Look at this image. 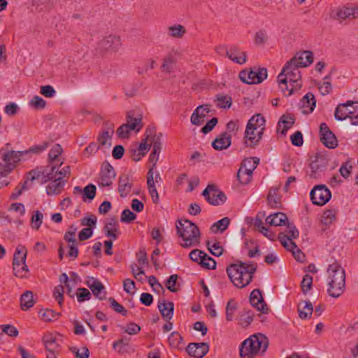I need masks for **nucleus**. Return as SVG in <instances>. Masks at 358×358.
Instances as JSON below:
<instances>
[{
  "instance_id": "nucleus-1",
  "label": "nucleus",
  "mask_w": 358,
  "mask_h": 358,
  "mask_svg": "<svg viewBox=\"0 0 358 358\" xmlns=\"http://www.w3.org/2000/svg\"><path fill=\"white\" fill-rule=\"evenodd\" d=\"M299 68L289 61L278 76L279 87L285 96L292 94L301 87Z\"/></svg>"
},
{
  "instance_id": "nucleus-2",
  "label": "nucleus",
  "mask_w": 358,
  "mask_h": 358,
  "mask_svg": "<svg viewBox=\"0 0 358 358\" xmlns=\"http://www.w3.org/2000/svg\"><path fill=\"white\" fill-rule=\"evenodd\" d=\"M257 266L253 264L238 262L231 264L227 269L228 276L238 288H244L252 281Z\"/></svg>"
},
{
  "instance_id": "nucleus-3",
  "label": "nucleus",
  "mask_w": 358,
  "mask_h": 358,
  "mask_svg": "<svg viewBox=\"0 0 358 358\" xmlns=\"http://www.w3.org/2000/svg\"><path fill=\"white\" fill-rule=\"evenodd\" d=\"M327 293L334 298L341 296L345 289V273L337 262L330 264L327 271Z\"/></svg>"
},
{
  "instance_id": "nucleus-4",
  "label": "nucleus",
  "mask_w": 358,
  "mask_h": 358,
  "mask_svg": "<svg viewBox=\"0 0 358 358\" xmlns=\"http://www.w3.org/2000/svg\"><path fill=\"white\" fill-rule=\"evenodd\" d=\"M268 345V338L264 334H254L241 343L240 356L241 358H254L259 354H263Z\"/></svg>"
},
{
  "instance_id": "nucleus-5",
  "label": "nucleus",
  "mask_w": 358,
  "mask_h": 358,
  "mask_svg": "<svg viewBox=\"0 0 358 358\" xmlns=\"http://www.w3.org/2000/svg\"><path fill=\"white\" fill-rule=\"evenodd\" d=\"M201 234L196 224L188 220H180V238L183 248L196 247L200 243Z\"/></svg>"
},
{
  "instance_id": "nucleus-6",
  "label": "nucleus",
  "mask_w": 358,
  "mask_h": 358,
  "mask_svg": "<svg viewBox=\"0 0 358 358\" xmlns=\"http://www.w3.org/2000/svg\"><path fill=\"white\" fill-rule=\"evenodd\" d=\"M7 144L0 150V179L10 173L23 155V152L10 150Z\"/></svg>"
},
{
  "instance_id": "nucleus-7",
  "label": "nucleus",
  "mask_w": 358,
  "mask_h": 358,
  "mask_svg": "<svg viewBox=\"0 0 358 358\" xmlns=\"http://www.w3.org/2000/svg\"><path fill=\"white\" fill-rule=\"evenodd\" d=\"M334 116L338 120L349 117L352 125L358 126V102L348 101L339 104L335 110Z\"/></svg>"
},
{
  "instance_id": "nucleus-8",
  "label": "nucleus",
  "mask_w": 358,
  "mask_h": 358,
  "mask_svg": "<svg viewBox=\"0 0 358 358\" xmlns=\"http://www.w3.org/2000/svg\"><path fill=\"white\" fill-rule=\"evenodd\" d=\"M331 17L339 23L347 19L358 18V6H343L331 10Z\"/></svg>"
},
{
  "instance_id": "nucleus-9",
  "label": "nucleus",
  "mask_w": 358,
  "mask_h": 358,
  "mask_svg": "<svg viewBox=\"0 0 358 358\" xmlns=\"http://www.w3.org/2000/svg\"><path fill=\"white\" fill-rule=\"evenodd\" d=\"M240 79L247 84H258L267 78L265 68H254L250 71L244 70L239 73Z\"/></svg>"
},
{
  "instance_id": "nucleus-10",
  "label": "nucleus",
  "mask_w": 358,
  "mask_h": 358,
  "mask_svg": "<svg viewBox=\"0 0 358 358\" xmlns=\"http://www.w3.org/2000/svg\"><path fill=\"white\" fill-rule=\"evenodd\" d=\"M143 127L140 117H134L131 112L127 113V122L122 124L116 131L117 134H129L130 132L138 133Z\"/></svg>"
},
{
  "instance_id": "nucleus-11",
  "label": "nucleus",
  "mask_w": 358,
  "mask_h": 358,
  "mask_svg": "<svg viewBox=\"0 0 358 358\" xmlns=\"http://www.w3.org/2000/svg\"><path fill=\"white\" fill-rule=\"evenodd\" d=\"M202 195L210 205L213 206L223 204L227 199L225 194L220 191L216 185L213 184L208 185L202 192Z\"/></svg>"
},
{
  "instance_id": "nucleus-12",
  "label": "nucleus",
  "mask_w": 358,
  "mask_h": 358,
  "mask_svg": "<svg viewBox=\"0 0 358 358\" xmlns=\"http://www.w3.org/2000/svg\"><path fill=\"white\" fill-rule=\"evenodd\" d=\"M310 196L313 204L323 206L329 201L331 194L324 185H318L313 187Z\"/></svg>"
},
{
  "instance_id": "nucleus-13",
  "label": "nucleus",
  "mask_w": 358,
  "mask_h": 358,
  "mask_svg": "<svg viewBox=\"0 0 358 358\" xmlns=\"http://www.w3.org/2000/svg\"><path fill=\"white\" fill-rule=\"evenodd\" d=\"M161 180L162 178L159 173L155 170V167L152 166L148 172L147 185L152 200L155 203H158L159 202V194L155 183H159Z\"/></svg>"
},
{
  "instance_id": "nucleus-14",
  "label": "nucleus",
  "mask_w": 358,
  "mask_h": 358,
  "mask_svg": "<svg viewBox=\"0 0 358 358\" xmlns=\"http://www.w3.org/2000/svg\"><path fill=\"white\" fill-rule=\"evenodd\" d=\"M122 45V41L120 36L108 35L105 36L99 43V48L101 51L106 52H116Z\"/></svg>"
},
{
  "instance_id": "nucleus-15",
  "label": "nucleus",
  "mask_w": 358,
  "mask_h": 358,
  "mask_svg": "<svg viewBox=\"0 0 358 358\" xmlns=\"http://www.w3.org/2000/svg\"><path fill=\"white\" fill-rule=\"evenodd\" d=\"M265 130V120L259 114H255L248 121L245 134H263Z\"/></svg>"
},
{
  "instance_id": "nucleus-16",
  "label": "nucleus",
  "mask_w": 358,
  "mask_h": 358,
  "mask_svg": "<svg viewBox=\"0 0 358 358\" xmlns=\"http://www.w3.org/2000/svg\"><path fill=\"white\" fill-rule=\"evenodd\" d=\"M115 171L114 168L108 162L102 164L100 172V178L99 185L102 187H109L112 185L115 177Z\"/></svg>"
},
{
  "instance_id": "nucleus-17",
  "label": "nucleus",
  "mask_w": 358,
  "mask_h": 358,
  "mask_svg": "<svg viewBox=\"0 0 358 358\" xmlns=\"http://www.w3.org/2000/svg\"><path fill=\"white\" fill-rule=\"evenodd\" d=\"M210 112V108L209 105L199 106L191 116V122L196 126L203 124L206 121Z\"/></svg>"
},
{
  "instance_id": "nucleus-18",
  "label": "nucleus",
  "mask_w": 358,
  "mask_h": 358,
  "mask_svg": "<svg viewBox=\"0 0 358 358\" xmlns=\"http://www.w3.org/2000/svg\"><path fill=\"white\" fill-rule=\"evenodd\" d=\"M186 350L192 357L202 358L208 353L209 345L207 343H192L187 345Z\"/></svg>"
},
{
  "instance_id": "nucleus-19",
  "label": "nucleus",
  "mask_w": 358,
  "mask_h": 358,
  "mask_svg": "<svg viewBox=\"0 0 358 358\" xmlns=\"http://www.w3.org/2000/svg\"><path fill=\"white\" fill-rule=\"evenodd\" d=\"M178 52L175 50L168 54L163 59L161 66L162 72L171 74L177 69Z\"/></svg>"
},
{
  "instance_id": "nucleus-20",
  "label": "nucleus",
  "mask_w": 358,
  "mask_h": 358,
  "mask_svg": "<svg viewBox=\"0 0 358 358\" xmlns=\"http://www.w3.org/2000/svg\"><path fill=\"white\" fill-rule=\"evenodd\" d=\"M290 62L299 68L306 67L313 62V52L308 50L299 52Z\"/></svg>"
},
{
  "instance_id": "nucleus-21",
  "label": "nucleus",
  "mask_w": 358,
  "mask_h": 358,
  "mask_svg": "<svg viewBox=\"0 0 358 358\" xmlns=\"http://www.w3.org/2000/svg\"><path fill=\"white\" fill-rule=\"evenodd\" d=\"M250 301L251 305L256 308L257 310L262 312V313H268L269 308L264 303L261 291L259 289H256L251 292Z\"/></svg>"
},
{
  "instance_id": "nucleus-22",
  "label": "nucleus",
  "mask_w": 358,
  "mask_h": 358,
  "mask_svg": "<svg viewBox=\"0 0 358 358\" xmlns=\"http://www.w3.org/2000/svg\"><path fill=\"white\" fill-rule=\"evenodd\" d=\"M87 285L96 298L100 300H103L106 298L105 287L99 280L94 278H90L87 281Z\"/></svg>"
},
{
  "instance_id": "nucleus-23",
  "label": "nucleus",
  "mask_w": 358,
  "mask_h": 358,
  "mask_svg": "<svg viewBox=\"0 0 358 358\" xmlns=\"http://www.w3.org/2000/svg\"><path fill=\"white\" fill-rule=\"evenodd\" d=\"M327 166V162L323 157H318L313 161L310 164V176L313 178H317L320 173L324 171Z\"/></svg>"
},
{
  "instance_id": "nucleus-24",
  "label": "nucleus",
  "mask_w": 358,
  "mask_h": 358,
  "mask_svg": "<svg viewBox=\"0 0 358 358\" xmlns=\"http://www.w3.org/2000/svg\"><path fill=\"white\" fill-rule=\"evenodd\" d=\"M103 230L106 236L111 237L113 240H115L120 234L119 224L117 218L113 217L108 219L105 223Z\"/></svg>"
},
{
  "instance_id": "nucleus-25",
  "label": "nucleus",
  "mask_w": 358,
  "mask_h": 358,
  "mask_svg": "<svg viewBox=\"0 0 358 358\" xmlns=\"http://www.w3.org/2000/svg\"><path fill=\"white\" fill-rule=\"evenodd\" d=\"M227 56L234 62L243 64L247 61V53L237 47H231L227 51Z\"/></svg>"
},
{
  "instance_id": "nucleus-26",
  "label": "nucleus",
  "mask_w": 358,
  "mask_h": 358,
  "mask_svg": "<svg viewBox=\"0 0 358 358\" xmlns=\"http://www.w3.org/2000/svg\"><path fill=\"white\" fill-rule=\"evenodd\" d=\"M316 101L312 93L306 94L301 100L300 106L303 113H310L315 107Z\"/></svg>"
},
{
  "instance_id": "nucleus-27",
  "label": "nucleus",
  "mask_w": 358,
  "mask_h": 358,
  "mask_svg": "<svg viewBox=\"0 0 358 358\" xmlns=\"http://www.w3.org/2000/svg\"><path fill=\"white\" fill-rule=\"evenodd\" d=\"M132 182L128 175H124L120 177L118 182V192L122 197L127 196L131 192Z\"/></svg>"
},
{
  "instance_id": "nucleus-28",
  "label": "nucleus",
  "mask_w": 358,
  "mask_h": 358,
  "mask_svg": "<svg viewBox=\"0 0 358 358\" xmlns=\"http://www.w3.org/2000/svg\"><path fill=\"white\" fill-rule=\"evenodd\" d=\"M283 238L282 245L292 252L296 261L303 262L305 260V255L302 251L297 247L294 242H290L287 238Z\"/></svg>"
},
{
  "instance_id": "nucleus-29",
  "label": "nucleus",
  "mask_w": 358,
  "mask_h": 358,
  "mask_svg": "<svg viewBox=\"0 0 358 358\" xmlns=\"http://www.w3.org/2000/svg\"><path fill=\"white\" fill-rule=\"evenodd\" d=\"M294 124V119L290 115H283L278 124L277 133L285 134Z\"/></svg>"
},
{
  "instance_id": "nucleus-30",
  "label": "nucleus",
  "mask_w": 358,
  "mask_h": 358,
  "mask_svg": "<svg viewBox=\"0 0 358 358\" xmlns=\"http://www.w3.org/2000/svg\"><path fill=\"white\" fill-rule=\"evenodd\" d=\"M158 308L162 317L165 320H171L173 315L174 305L172 302H166L164 299L159 301Z\"/></svg>"
},
{
  "instance_id": "nucleus-31",
  "label": "nucleus",
  "mask_w": 358,
  "mask_h": 358,
  "mask_svg": "<svg viewBox=\"0 0 358 358\" xmlns=\"http://www.w3.org/2000/svg\"><path fill=\"white\" fill-rule=\"evenodd\" d=\"M65 181L62 180V177L55 178L46 187V192L48 195L58 194L61 192Z\"/></svg>"
},
{
  "instance_id": "nucleus-32",
  "label": "nucleus",
  "mask_w": 358,
  "mask_h": 358,
  "mask_svg": "<svg viewBox=\"0 0 358 358\" xmlns=\"http://www.w3.org/2000/svg\"><path fill=\"white\" fill-rule=\"evenodd\" d=\"M155 136H146V138L142 140L137 148L138 155L137 159H141L148 152L154 143V137Z\"/></svg>"
},
{
  "instance_id": "nucleus-33",
  "label": "nucleus",
  "mask_w": 358,
  "mask_h": 358,
  "mask_svg": "<svg viewBox=\"0 0 358 358\" xmlns=\"http://www.w3.org/2000/svg\"><path fill=\"white\" fill-rule=\"evenodd\" d=\"M313 311V304L309 301H302L298 304V312L301 319L310 317Z\"/></svg>"
},
{
  "instance_id": "nucleus-34",
  "label": "nucleus",
  "mask_w": 358,
  "mask_h": 358,
  "mask_svg": "<svg viewBox=\"0 0 358 358\" xmlns=\"http://www.w3.org/2000/svg\"><path fill=\"white\" fill-rule=\"evenodd\" d=\"M231 143L230 136H217L213 141L212 146L216 150H222L227 149Z\"/></svg>"
},
{
  "instance_id": "nucleus-35",
  "label": "nucleus",
  "mask_w": 358,
  "mask_h": 358,
  "mask_svg": "<svg viewBox=\"0 0 358 358\" xmlns=\"http://www.w3.org/2000/svg\"><path fill=\"white\" fill-rule=\"evenodd\" d=\"M299 231L296 229V227L294 225L288 224H287V229L286 230V232L285 233H280L278 235V238L282 245L283 243V238H287L290 242H293L292 239H295L299 237Z\"/></svg>"
},
{
  "instance_id": "nucleus-36",
  "label": "nucleus",
  "mask_w": 358,
  "mask_h": 358,
  "mask_svg": "<svg viewBox=\"0 0 358 358\" xmlns=\"http://www.w3.org/2000/svg\"><path fill=\"white\" fill-rule=\"evenodd\" d=\"M43 341L45 349L49 352H57L59 348V344L57 343V339L55 336L51 334H48L43 336Z\"/></svg>"
},
{
  "instance_id": "nucleus-37",
  "label": "nucleus",
  "mask_w": 358,
  "mask_h": 358,
  "mask_svg": "<svg viewBox=\"0 0 358 358\" xmlns=\"http://www.w3.org/2000/svg\"><path fill=\"white\" fill-rule=\"evenodd\" d=\"M35 303L34 295L31 291L24 292L20 297V306L23 310H27L31 308Z\"/></svg>"
},
{
  "instance_id": "nucleus-38",
  "label": "nucleus",
  "mask_w": 358,
  "mask_h": 358,
  "mask_svg": "<svg viewBox=\"0 0 358 358\" xmlns=\"http://www.w3.org/2000/svg\"><path fill=\"white\" fill-rule=\"evenodd\" d=\"M287 217L282 213H277L266 217V223L273 226H281L285 224Z\"/></svg>"
},
{
  "instance_id": "nucleus-39",
  "label": "nucleus",
  "mask_w": 358,
  "mask_h": 358,
  "mask_svg": "<svg viewBox=\"0 0 358 358\" xmlns=\"http://www.w3.org/2000/svg\"><path fill=\"white\" fill-rule=\"evenodd\" d=\"M267 200L272 208H279L280 206V198L278 195V188L273 187L269 190Z\"/></svg>"
},
{
  "instance_id": "nucleus-40",
  "label": "nucleus",
  "mask_w": 358,
  "mask_h": 358,
  "mask_svg": "<svg viewBox=\"0 0 358 358\" xmlns=\"http://www.w3.org/2000/svg\"><path fill=\"white\" fill-rule=\"evenodd\" d=\"M27 250L23 245H18L15 251L13 263L20 264L26 262Z\"/></svg>"
},
{
  "instance_id": "nucleus-41",
  "label": "nucleus",
  "mask_w": 358,
  "mask_h": 358,
  "mask_svg": "<svg viewBox=\"0 0 358 358\" xmlns=\"http://www.w3.org/2000/svg\"><path fill=\"white\" fill-rule=\"evenodd\" d=\"M13 269L14 275L16 277L20 278L27 277L29 268L26 264V262L20 264L13 263Z\"/></svg>"
},
{
  "instance_id": "nucleus-42",
  "label": "nucleus",
  "mask_w": 358,
  "mask_h": 358,
  "mask_svg": "<svg viewBox=\"0 0 358 358\" xmlns=\"http://www.w3.org/2000/svg\"><path fill=\"white\" fill-rule=\"evenodd\" d=\"M337 210L335 209H328L323 213L321 222L323 224L329 226L333 224L336 219Z\"/></svg>"
},
{
  "instance_id": "nucleus-43",
  "label": "nucleus",
  "mask_w": 358,
  "mask_h": 358,
  "mask_svg": "<svg viewBox=\"0 0 358 358\" xmlns=\"http://www.w3.org/2000/svg\"><path fill=\"white\" fill-rule=\"evenodd\" d=\"M259 163V159L257 157H251L244 159L240 168H243L246 171L252 173Z\"/></svg>"
},
{
  "instance_id": "nucleus-44",
  "label": "nucleus",
  "mask_w": 358,
  "mask_h": 358,
  "mask_svg": "<svg viewBox=\"0 0 358 358\" xmlns=\"http://www.w3.org/2000/svg\"><path fill=\"white\" fill-rule=\"evenodd\" d=\"M40 318L45 322L53 321L57 320L59 313H55L54 310L50 309L41 310L38 312Z\"/></svg>"
},
{
  "instance_id": "nucleus-45",
  "label": "nucleus",
  "mask_w": 358,
  "mask_h": 358,
  "mask_svg": "<svg viewBox=\"0 0 358 358\" xmlns=\"http://www.w3.org/2000/svg\"><path fill=\"white\" fill-rule=\"evenodd\" d=\"M215 101L220 108H229L231 106V98L228 95L217 94Z\"/></svg>"
},
{
  "instance_id": "nucleus-46",
  "label": "nucleus",
  "mask_w": 358,
  "mask_h": 358,
  "mask_svg": "<svg viewBox=\"0 0 358 358\" xmlns=\"http://www.w3.org/2000/svg\"><path fill=\"white\" fill-rule=\"evenodd\" d=\"M268 40V36L265 30L261 29L257 31L254 36V42L258 46L264 45Z\"/></svg>"
},
{
  "instance_id": "nucleus-47",
  "label": "nucleus",
  "mask_w": 358,
  "mask_h": 358,
  "mask_svg": "<svg viewBox=\"0 0 358 358\" xmlns=\"http://www.w3.org/2000/svg\"><path fill=\"white\" fill-rule=\"evenodd\" d=\"M230 223V220L228 217H224L220 220H218L217 222L214 223L210 229L213 232L216 233L218 231H220L221 232L224 231L227 229Z\"/></svg>"
},
{
  "instance_id": "nucleus-48",
  "label": "nucleus",
  "mask_w": 358,
  "mask_h": 358,
  "mask_svg": "<svg viewBox=\"0 0 358 358\" xmlns=\"http://www.w3.org/2000/svg\"><path fill=\"white\" fill-rule=\"evenodd\" d=\"M184 180H187V182L188 185V187L186 189V192H190L193 191L195 189V187L198 186V185L199 183V179L196 176H194L190 179H187L186 174L180 175V183H184Z\"/></svg>"
},
{
  "instance_id": "nucleus-49",
  "label": "nucleus",
  "mask_w": 358,
  "mask_h": 358,
  "mask_svg": "<svg viewBox=\"0 0 358 358\" xmlns=\"http://www.w3.org/2000/svg\"><path fill=\"white\" fill-rule=\"evenodd\" d=\"M236 310L237 303L234 300L229 301L226 306L227 321L231 322L233 320Z\"/></svg>"
},
{
  "instance_id": "nucleus-50",
  "label": "nucleus",
  "mask_w": 358,
  "mask_h": 358,
  "mask_svg": "<svg viewBox=\"0 0 358 358\" xmlns=\"http://www.w3.org/2000/svg\"><path fill=\"white\" fill-rule=\"evenodd\" d=\"M320 141L329 149H334L338 146L336 136H321Z\"/></svg>"
},
{
  "instance_id": "nucleus-51",
  "label": "nucleus",
  "mask_w": 358,
  "mask_h": 358,
  "mask_svg": "<svg viewBox=\"0 0 358 358\" xmlns=\"http://www.w3.org/2000/svg\"><path fill=\"white\" fill-rule=\"evenodd\" d=\"M262 136H243L241 141L249 148H254L261 140Z\"/></svg>"
},
{
  "instance_id": "nucleus-52",
  "label": "nucleus",
  "mask_w": 358,
  "mask_h": 358,
  "mask_svg": "<svg viewBox=\"0 0 358 358\" xmlns=\"http://www.w3.org/2000/svg\"><path fill=\"white\" fill-rule=\"evenodd\" d=\"M96 192V186L93 184H89L86 187H84L83 194V200L85 201L86 199L90 200H92L95 196Z\"/></svg>"
},
{
  "instance_id": "nucleus-53",
  "label": "nucleus",
  "mask_w": 358,
  "mask_h": 358,
  "mask_svg": "<svg viewBox=\"0 0 358 358\" xmlns=\"http://www.w3.org/2000/svg\"><path fill=\"white\" fill-rule=\"evenodd\" d=\"M252 175V173L246 171L243 168H240L237 173V178L241 183L246 185L250 182Z\"/></svg>"
},
{
  "instance_id": "nucleus-54",
  "label": "nucleus",
  "mask_w": 358,
  "mask_h": 358,
  "mask_svg": "<svg viewBox=\"0 0 358 358\" xmlns=\"http://www.w3.org/2000/svg\"><path fill=\"white\" fill-rule=\"evenodd\" d=\"M43 213L39 210H36L31 219V227L38 230L43 223Z\"/></svg>"
},
{
  "instance_id": "nucleus-55",
  "label": "nucleus",
  "mask_w": 358,
  "mask_h": 358,
  "mask_svg": "<svg viewBox=\"0 0 358 358\" xmlns=\"http://www.w3.org/2000/svg\"><path fill=\"white\" fill-rule=\"evenodd\" d=\"M206 155L199 151H194L189 157L188 164L189 166H194L196 163L203 162L205 160Z\"/></svg>"
},
{
  "instance_id": "nucleus-56",
  "label": "nucleus",
  "mask_w": 358,
  "mask_h": 358,
  "mask_svg": "<svg viewBox=\"0 0 358 358\" xmlns=\"http://www.w3.org/2000/svg\"><path fill=\"white\" fill-rule=\"evenodd\" d=\"M253 320V314L251 311H245L239 318V324L243 327H248Z\"/></svg>"
},
{
  "instance_id": "nucleus-57",
  "label": "nucleus",
  "mask_w": 358,
  "mask_h": 358,
  "mask_svg": "<svg viewBox=\"0 0 358 358\" xmlns=\"http://www.w3.org/2000/svg\"><path fill=\"white\" fill-rule=\"evenodd\" d=\"M200 266L206 269H215L216 268V262L206 254V257H203Z\"/></svg>"
},
{
  "instance_id": "nucleus-58",
  "label": "nucleus",
  "mask_w": 358,
  "mask_h": 358,
  "mask_svg": "<svg viewBox=\"0 0 358 358\" xmlns=\"http://www.w3.org/2000/svg\"><path fill=\"white\" fill-rule=\"evenodd\" d=\"M189 257L191 260L198 263L200 265L202 260V257H206V253L199 249H194L190 252V253L189 254Z\"/></svg>"
},
{
  "instance_id": "nucleus-59",
  "label": "nucleus",
  "mask_w": 358,
  "mask_h": 358,
  "mask_svg": "<svg viewBox=\"0 0 358 358\" xmlns=\"http://www.w3.org/2000/svg\"><path fill=\"white\" fill-rule=\"evenodd\" d=\"M48 142H43L41 144L31 146L28 150L23 151V154L30 152L37 155L43 152L48 147Z\"/></svg>"
},
{
  "instance_id": "nucleus-60",
  "label": "nucleus",
  "mask_w": 358,
  "mask_h": 358,
  "mask_svg": "<svg viewBox=\"0 0 358 358\" xmlns=\"http://www.w3.org/2000/svg\"><path fill=\"white\" fill-rule=\"evenodd\" d=\"M313 278L308 274H306L301 283L302 291L306 294L312 287Z\"/></svg>"
},
{
  "instance_id": "nucleus-61",
  "label": "nucleus",
  "mask_w": 358,
  "mask_h": 358,
  "mask_svg": "<svg viewBox=\"0 0 358 358\" xmlns=\"http://www.w3.org/2000/svg\"><path fill=\"white\" fill-rule=\"evenodd\" d=\"M207 246L210 252L215 256H220L223 252V248L220 245V243H210L209 241L207 242Z\"/></svg>"
},
{
  "instance_id": "nucleus-62",
  "label": "nucleus",
  "mask_w": 358,
  "mask_h": 358,
  "mask_svg": "<svg viewBox=\"0 0 358 358\" xmlns=\"http://www.w3.org/2000/svg\"><path fill=\"white\" fill-rule=\"evenodd\" d=\"M136 218V215L129 209H125L122 211L120 221L124 223H129Z\"/></svg>"
},
{
  "instance_id": "nucleus-63",
  "label": "nucleus",
  "mask_w": 358,
  "mask_h": 358,
  "mask_svg": "<svg viewBox=\"0 0 358 358\" xmlns=\"http://www.w3.org/2000/svg\"><path fill=\"white\" fill-rule=\"evenodd\" d=\"M91 293L86 288H78L77 292V299L79 302L89 301L91 299Z\"/></svg>"
},
{
  "instance_id": "nucleus-64",
  "label": "nucleus",
  "mask_w": 358,
  "mask_h": 358,
  "mask_svg": "<svg viewBox=\"0 0 358 358\" xmlns=\"http://www.w3.org/2000/svg\"><path fill=\"white\" fill-rule=\"evenodd\" d=\"M71 352L77 358H89L90 352L86 347H82L80 349L74 347L71 348Z\"/></svg>"
}]
</instances>
